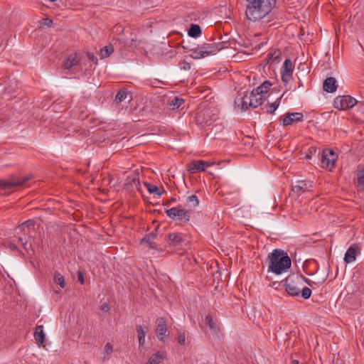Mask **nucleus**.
Returning a JSON list of instances; mask_svg holds the SVG:
<instances>
[{"instance_id":"obj_12","label":"nucleus","mask_w":364,"mask_h":364,"mask_svg":"<svg viewBox=\"0 0 364 364\" xmlns=\"http://www.w3.org/2000/svg\"><path fill=\"white\" fill-rule=\"evenodd\" d=\"M304 121V114L301 112H287L281 118V123L284 127Z\"/></svg>"},{"instance_id":"obj_47","label":"nucleus","mask_w":364,"mask_h":364,"mask_svg":"<svg viewBox=\"0 0 364 364\" xmlns=\"http://www.w3.org/2000/svg\"><path fill=\"white\" fill-rule=\"evenodd\" d=\"M16 232L17 234H19L21 232H23L25 235L26 234H29L30 233V231L28 230H27V228H26V227H23L21 229H18V226L16 228Z\"/></svg>"},{"instance_id":"obj_34","label":"nucleus","mask_w":364,"mask_h":364,"mask_svg":"<svg viewBox=\"0 0 364 364\" xmlns=\"http://www.w3.org/2000/svg\"><path fill=\"white\" fill-rule=\"evenodd\" d=\"M144 185L146 186L148 191L150 193H154V194H156L157 196H161V192L160 191L159 188L155 186V185H152L149 183H145Z\"/></svg>"},{"instance_id":"obj_21","label":"nucleus","mask_w":364,"mask_h":364,"mask_svg":"<svg viewBox=\"0 0 364 364\" xmlns=\"http://www.w3.org/2000/svg\"><path fill=\"white\" fill-rule=\"evenodd\" d=\"M45 336L46 335L43 331V326L42 325L37 326L34 332V338L38 346H42L43 344Z\"/></svg>"},{"instance_id":"obj_55","label":"nucleus","mask_w":364,"mask_h":364,"mask_svg":"<svg viewBox=\"0 0 364 364\" xmlns=\"http://www.w3.org/2000/svg\"><path fill=\"white\" fill-rule=\"evenodd\" d=\"M336 364H338V363H336Z\"/></svg>"},{"instance_id":"obj_42","label":"nucleus","mask_w":364,"mask_h":364,"mask_svg":"<svg viewBox=\"0 0 364 364\" xmlns=\"http://www.w3.org/2000/svg\"><path fill=\"white\" fill-rule=\"evenodd\" d=\"M205 323L211 329H215L216 328L215 323H214L213 318L211 317L210 315H207L205 316Z\"/></svg>"},{"instance_id":"obj_18","label":"nucleus","mask_w":364,"mask_h":364,"mask_svg":"<svg viewBox=\"0 0 364 364\" xmlns=\"http://www.w3.org/2000/svg\"><path fill=\"white\" fill-rule=\"evenodd\" d=\"M323 89L325 92L328 93H333L336 91V80L335 77H327L323 83Z\"/></svg>"},{"instance_id":"obj_5","label":"nucleus","mask_w":364,"mask_h":364,"mask_svg":"<svg viewBox=\"0 0 364 364\" xmlns=\"http://www.w3.org/2000/svg\"><path fill=\"white\" fill-rule=\"evenodd\" d=\"M27 178L12 176L0 180V188L9 193L16 191L18 187L26 186Z\"/></svg>"},{"instance_id":"obj_22","label":"nucleus","mask_w":364,"mask_h":364,"mask_svg":"<svg viewBox=\"0 0 364 364\" xmlns=\"http://www.w3.org/2000/svg\"><path fill=\"white\" fill-rule=\"evenodd\" d=\"M79 59L76 53H72L65 60L63 67L65 70H69L73 66L77 65Z\"/></svg>"},{"instance_id":"obj_9","label":"nucleus","mask_w":364,"mask_h":364,"mask_svg":"<svg viewBox=\"0 0 364 364\" xmlns=\"http://www.w3.org/2000/svg\"><path fill=\"white\" fill-rule=\"evenodd\" d=\"M214 161H206L203 160H193L186 165V169L190 173L203 172L207 167L214 165Z\"/></svg>"},{"instance_id":"obj_53","label":"nucleus","mask_w":364,"mask_h":364,"mask_svg":"<svg viewBox=\"0 0 364 364\" xmlns=\"http://www.w3.org/2000/svg\"><path fill=\"white\" fill-rule=\"evenodd\" d=\"M293 363H294V364H298V363H299V362H298V361H295V360H294V361H293Z\"/></svg>"},{"instance_id":"obj_14","label":"nucleus","mask_w":364,"mask_h":364,"mask_svg":"<svg viewBox=\"0 0 364 364\" xmlns=\"http://www.w3.org/2000/svg\"><path fill=\"white\" fill-rule=\"evenodd\" d=\"M124 188L129 191H134L135 190L141 191L139 178L136 173L129 175L127 177Z\"/></svg>"},{"instance_id":"obj_25","label":"nucleus","mask_w":364,"mask_h":364,"mask_svg":"<svg viewBox=\"0 0 364 364\" xmlns=\"http://www.w3.org/2000/svg\"><path fill=\"white\" fill-rule=\"evenodd\" d=\"M357 188L359 191L364 190V166H359L358 173Z\"/></svg>"},{"instance_id":"obj_24","label":"nucleus","mask_w":364,"mask_h":364,"mask_svg":"<svg viewBox=\"0 0 364 364\" xmlns=\"http://www.w3.org/2000/svg\"><path fill=\"white\" fill-rule=\"evenodd\" d=\"M357 256V251L353 247H350L346 252L344 261L348 264L355 260Z\"/></svg>"},{"instance_id":"obj_1","label":"nucleus","mask_w":364,"mask_h":364,"mask_svg":"<svg viewBox=\"0 0 364 364\" xmlns=\"http://www.w3.org/2000/svg\"><path fill=\"white\" fill-rule=\"evenodd\" d=\"M248 3L245 15L248 20L256 22L264 18L275 6L277 0H246Z\"/></svg>"},{"instance_id":"obj_13","label":"nucleus","mask_w":364,"mask_h":364,"mask_svg":"<svg viewBox=\"0 0 364 364\" xmlns=\"http://www.w3.org/2000/svg\"><path fill=\"white\" fill-rule=\"evenodd\" d=\"M294 70V65L290 59H286L281 69V77L282 81L287 84L291 77Z\"/></svg>"},{"instance_id":"obj_16","label":"nucleus","mask_w":364,"mask_h":364,"mask_svg":"<svg viewBox=\"0 0 364 364\" xmlns=\"http://www.w3.org/2000/svg\"><path fill=\"white\" fill-rule=\"evenodd\" d=\"M250 97V106L252 108H257L260 106L264 101V95L259 92H256L255 89L249 94Z\"/></svg>"},{"instance_id":"obj_8","label":"nucleus","mask_w":364,"mask_h":364,"mask_svg":"<svg viewBox=\"0 0 364 364\" xmlns=\"http://www.w3.org/2000/svg\"><path fill=\"white\" fill-rule=\"evenodd\" d=\"M357 103V100L350 95L338 96L333 102L334 107L340 110L352 108Z\"/></svg>"},{"instance_id":"obj_43","label":"nucleus","mask_w":364,"mask_h":364,"mask_svg":"<svg viewBox=\"0 0 364 364\" xmlns=\"http://www.w3.org/2000/svg\"><path fill=\"white\" fill-rule=\"evenodd\" d=\"M177 340H178V342L181 345H182V346L184 345L185 344V341H186L185 332H183V331H178V332Z\"/></svg>"},{"instance_id":"obj_38","label":"nucleus","mask_w":364,"mask_h":364,"mask_svg":"<svg viewBox=\"0 0 364 364\" xmlns=\"http://www.w3.org/2000/svg\"><path fill=\"white\" fill-rule=\"evenodd\" d=\"M155 237H156V234H154V232H151L145 237V238L144 239V241L147 242L151 248L155 249L156 247H155L154 244L153 243V240L155 239Z\"/></svg>"},{"instance_id":"obj_39","label":"nucleus","mask_w":364,"mask_h":364,"mask_svg":"<svg viewBox=\"0 0 364 364\" xmlns=\"http://www.w3.org/2000/svg\"><path fill=\"white\" fill-rule=\"evenodd\" d=\"M35 220H28L25 222H23V223H21V225H18V229H21L23 227H26V228H27V230H28L30 231V229L31 228H34V225H35Z\"/></svg>"},{"instance_id":"obj_44","label":"nucleus","mask_w":364,"mask_h":364,"mask_svg":"<svg viewBox=\"0 0 364 364\" xmlns=\"http://www.w3.org/2000/svg\"><path fill=\"white\" fill-rule=\"evenodd\" d=\"M52 24H53V21L48 18H43L40 21V26L41 27H44V26L50 27V26H51Z\"/></svg>"},{"instance_id":"obj_54","label":"nucleus","mask_w":364,"mask_h":364,"mask_svg":"<svg viewBox=\"0 0 364 364\" xmlns=\"http://www.w3.org/2000/svg\"><path fill=\"white\" fill-rule=\"evenodd\" d=\"M50 1L53 2V1H55L56 0H50Z\"/></svg>"},{"instance_id":"obj_49","label":"nucleus","mask_w":364,"mask_h":364,"mask_svg":"<svg viewBox=\"0 0 364 364\" xmlns=\"http://www.w3.org/2000/svg\"><path fill=\"white\" fill-rule=\"evenodd\" d=\"M77 279H78V281L80 282L81 284H84L83 275H82V274L80 272H77Z\"/></svg>"},{"instance_id":"obj_31","label":"nucleus","mask_w":364,"mask_h":364,"mask_svg":"<svg viewBox=\"0 0 364 364\" xmlns=\"http://www.w3.org/2000/svg\"><path fill=\"white\" fill-rule=\"evenodd\" d=\"M128 92L125 89L120 90L116 95L114 101L117 103H121L127 97Z\"/></svg>"},{"instance_id":"obj_7","label":"nucleus","mask_w":364,"mask_h":364,"mask_svg":"<svg viewBox=\"0 0 364 364\" xmlns=\"http://www.w3.org/2000/svg\"><path fill=\"white\" fill-rule=\"evenodd\" d=\"M216 119L217 116L208 109L199 110L196 114V121L201 126H210Z\"/></svg>"},{"instance_id":"obj_27","label":"nucleus","mask_w":364,"mask_h":364,"mask_svg":"<svg viewBox=\"0 0 364 364\" xmlns=\"http://www.w3.org/2000/svg\"><path fill=\"white\" fill-rule=\"evenodd\" d=\"M188 34L191 37L196 38L201 34L200 27L197 24H191Z\"/></svg>"},{"instance_id":"obj_28","label":"nucleus","mask_w":364,"mask_h":364,"mask_svg":"<svg viewBox=\"0 0 364 364\" xmlns=\"http://www.w3.org/2000/svg\"><path fill=\"white\" fill-rule=\"evenodd\" d=\"M280 55L281 52L279 50L269 52L267 55V63L271 64L275 63L279 59Z\"/></svg>"},{"instance_id":"obj_6","label":"nucleus","mask_w":364,"mask_h":364,"mask_svg":"<svg viewBox=\"0 0 364 364\" xmlns=\"http://www.w3.org/2000/svg\"><path fill=\"white\" fill-rule=\"evenodd\" d=\"M166 215L173 220L188 222L191 219V211L186 210L181 205L173 207L165 211Z\"/></svg>"},{"instance_id":"obj_3","label":"nucleus","mask_w":364,"mask_h":364,"mask_svg":"<svg viewBox=\"0 0 364 364\" xmlns=\"http://www.w3.org/2000/svg\"><path fill=\"white\" fill-rule=\"evenodd\" d=\"M225 42L203 43L189 50L191 52L190 57L193 59L198 60L210 55H215L218 51L225 48Z\"/></svg>"},{"instance_id":"obj_46","label":"nucleus","mask_w":364,"mask_h":364,"mask_svg":"<svg viewBox=\"0 0 364 364\" xmlns=\"http://www.w3.org/2000/svg\"><path fill=\"white\" fill-rule=\"evenodd\" d=\"M87 58L90 61L92 62L94 64H97V58L93 53H87Z\"/></svg>"},{"instance_id":"obj_4","label":"nucleus","mask_w":364,"mask_h":364,"mask_svg":"<svg viewBox=\"0 0 364 364\" xmlns=\"http://www.w3.org/2000/svg\"><path fill=\"white\" fill-rule=\"evenodd\" d=\"M303 275L287 277L284 281V287L287 294L291 296H297L301 293Z\"/></svg>"},{"instance_id":"obj_51","label":"nucleus","mask_w":364,"mask_h":364,"mask_svg":"<svg viewBox=\"0 0 364 364\" xmlns=\"http://www.w3.org/2000/svg\"><path fill=\"white\" fill-rule=\"evenodd\" d=\"M6 92H8V93H11V90L9 88H7L6 90Z\"/></svg>"},{"instance_id":"obj_23","label":"nucleus","mask_w":364,"mask_h":364,"mask_svg":"<svg viewBox=\"0 0 364 364\" xmlns=\"http://www.w3.org/2000/svg\"><path fill=\"white\" fill-rule=\"evenodd\" d=\"M184 103V100L180 97L175 96L172 99H169L167 106L170 109L175 110L178 109Z\"/></svg>"},{"instance_id":"obj_36","label":"nucleus","mask_w":364,"mask_h":364,"mask_svg":"<svg viewBox=\"0 0 364 364\" xmlns=\"http://www.w3.org/2000/svg\"><path fill=\"white\" fill-rule=\"evenodd\" d=\"M54 282L57 284H58L61 288L65 287V279L63 276L60 273L56 272L54 274Z\"/></svg>"},{"instance_id":"obj_35","label":"nucleus","mask_w":364,"mask_h":364,"mask_svg":"<svg viewBox=\"0 0 364 364\" xmlns=\"http://www.w3.org/2000/svg\"><path fill=\"white\" fill-rule=\"evenodd\" d=\"M284 93H283L280 97L277 98L275 102H274L272 104L270 105V106L269 107V109H267L268 113H269L271 114H274L275 111L277 110V109L278 108V107L279 105L280 100H281L282 96L284 95Z\"/></svg>"},{"instance_id":"obj_2","label":"nucleus","mask_w":364,"mask_h":364,"mask_svg":"<svg viewBox=\"0 0 364 364\" xmlns=\"http://www.w3.org/2000/svg\"><path fill=\"white\" fill-rule=\"evenodd\" d=\"M268 271L275 274H281L291 267V262L287 253L284 251L275 249L269 255Z\"/></svg>"},{"instance_id":"obj_48","label":"nucleus","mask_w":364,"mask_h":364,"mask_svg":"<svg viewBox=\"0 0 364 364\" xmlns=\"http://www.w3.org/2000/svg\"><path fill=\"white\" fill-rule=\"evenodd\" d=\"M18 241L22 244L25 249H26L27 240L21 237H18Z\"/></svg>"},{"instance_id":"obj_30","label":"nucleus","mask_w":364,"mask_h":364,"mask_svg":"<svg viewBox=\"0 0 364 364\" xmlns=\"http://www.w3.org/2000/svg\"><path fill=\"white\" fill-rule=\"evenodd\" d=\"M272 86V84L269 80H265L262 85L258 86L257 87L255 88L256 92H259L261 94L264 95L266 94L270 87Z\"/></svg>"},{"instance_id":"obj_19","label":"nucleus","mask_w":364,"mask_h":364,"mask_svg":"<svg viewBox=\"0 0 364 364\" xmlns=\"http://www.w3.org/2000/svg\"><path fill=\"white\" fill-rule=\"evenodd\" d=\"M250 95H245L243 97H237L235 100V105L237 107H240L242 111H245L248 109L250 101Z\"/></svg>"},{"instance_id":"obj_20","label":"nucleus","mask_w":364,"mask_h":364,"mask_svg":"<svg viewBox=\"0 0 364 364\" xmlns=\"http://www.w3.org/2000/svg\"><path fill=\"white\" fill-rule=\"evenodd\" d=\"M166 358V353L164 351H158L154 353L145 364H159Z\"/></svg>"},{"instance_id":"obj_29","label":"nucleus","mask_w":364,"mask_h":364,"mask_svg":"<svg viewBox=\"0 0 364 364\" xmlns=\"http://www.w3.org/2000/svg\"><path fill=\"white\" fill-rule=\"evenodd\" d=\"M136 333H137L139 346H141L145 343L146 333L144 331V329L141 325H138L136 326Z\"/></svg>"},{"instance_id":"obj_41","label":"nucleus","mask_w":364,"mask_h":364,"mask_svg":"<svg viewBox=\"0 0 364 364\" xmlns=\"http://www.w3.org/2000/svg\"><path fill=\"white\" fill-rule=\"evenodd\" d=\"M301 293L303 299H308L311 295V290L309 287H304Z\"/></svg>"},{"instance_id":"obj_10","label":"nucleus","mask_w":364,"mask_h":364,"mask_svg":"<svg viewBox=\"0 0 364 364\" xmlns=\"http://www.w3.org/2000/svg\"><path fill=\"white\" fill-rule=\"evenodd\" d=\"M337 159L338 156L333 150H323L321 161L322 167L332 168L335 166Z\"/></svg>"},{"instance_id":"obj_37","label":"nucleus","mask_w":364,"mask_h":364,"mask_svg":"<svg viewBox=\"0 0 364 364\" xmlns=\"http://www.w3.org/2000/svg\"><path fill=\"white\" fill-rule=\"evenodd\" d=\"M113 352V347L110 343H107L104 347L103 353L105 354L104 359H109L110 355Z\"/></svg>"},{"instance_id":"obj_40","label":"nucleus","mask_w":364,"mask_h":364,"mask_svg":"<svg viewBox=\"0 0 364 364\" xmlns=\"http://www.w3.org/2000/svg\"><path fill=\"white\" fill-rule=\"evenodd\" d=\"M124 43L126 46H127L129 47H134V48L137 47L139 45V41L136 38H134V37H132L129 41L127 40L124 42Z\"/></svg>"},{"instance_id":"obj_15","label":"nucleus","mask_w":364,"mask_h":364,"mask_svg":"<svg viewBox=\"0 0 364 364\" xmlns=\"http://www.w3.org/2000/svg\"><path fill=\"white\" fill-rule=\"evenodd\" d=\"M157 326L156 328V336L160 341H164L165 334L167 332V323L164 318H159L156 321Z\"/></svg>"},{"instance_id":"obj_17","label":"nucleus","mask_w":364,"mask_h":364,"mask_svg":"<svg viewBox=\"0 0 364 364\" xmlns=\"http://www.w3.org/2000/svg\"><path fill=\"white\" fill-rule=\"evenodd\" d=\"M311 187L312 184L309 181H298L292 185L291 190L294 193H299L309 191Z\"/></svg>"},{"instance_id":"obj_33","label":"nucleus","mask_w":364,"mask_h":364,"mask_svg":"<svg viewBox=\"0 0 364 364\" xmlns=\"http://www.w3.org/2000/svg\"><path fill=\"white\" fill-rule=\"evenodd\" d=\"M186 201L191 207L193 208L196 207L199 204V200L196 195L187 196Z\"/></svg>"},{"instance_id":"obj_52","label":"nucleus","mask_w":364,"mask_h":364,"mask_svg":"<svg viewBox=\"0 0 364 364\" xmlns=\"http://www.w3.org/2000/svg\"><path fill=\"white\" fill-rule=\"evenodd\" d=\"M11 248L12 249H16V245H14L11 246Z\"/></svg>"},{"instance_id":"obj_45","label":"nucleus","mask_w":364,"mask_h":364,"mask_svg":"<svg viewBox=\"0 0 364 364\" xmlns=\"http://www.w3.org/2000/svg\"><path fill=\"white\" fill-rule=\"evenodd\" d=\"M180 68L183 70H189L191 69V63L186 60H183L179 63Z\"/></svg>"},{"instance_id":"obj_32","label":"nucleus","mask_w":364,"mask_h":364,"mask_svg":"<svg viewBox=\"0 0 364 364\" xmlns=\"http://www.w3.org/2000/svg\"><path fill=\"white\" fill-rule=\"evenodd\" d=\"M324 281H325V279H322V280L317 281V282L312 281V280H310L308 278L305 277L304 276H303L302 284L304 282L306 284H308L309 287H311L312 288H315L316 286L318 287V286L321 285L324 282Z\"/></svg>"},{"instance_id":"obj_50","label":"nucleus","mask_w":364,"mask_h":364,"mask_svg":"<svg viewBox=\"0 0 364 364\" xmlns=\"http://www.w3.org/2000/svg\"><path fill=\"white\" fill-rule=\"evenodd\" d=\"M101 310L104 312H107L109 309V305L107 304H103L102 306H101Z\"/></svg>"},{"instance_id":"obj_26","label":"nucleus","mask_w":364,"mask_h":364,"mask_svg":"<svg viewBox=\"0 0 364 364\" xmlns=\"http://www.w3.org/2000/svg\"><path fill=\"white\" fill-rule=\"evenodd\" d=\"M114 52V47L112 44H109L101 48L100 55L102 59L109 57Z\"/></svg>"},{"instance_id":"obj_11","label":"nucleus","mask_w":364,"mask_h":364,"mask_svg":"<svg viewBox=\"0 0 364 364\" xmlns=\"http://www.w3.org/2000/svg\"><path fill=\"white\" fill-rule=\"evenodd\" d=\"M185 242L183 234L181 232H171L168 235L167 245L169 247H173L174 250H178Z\"/></svg>"}]
</instances>
